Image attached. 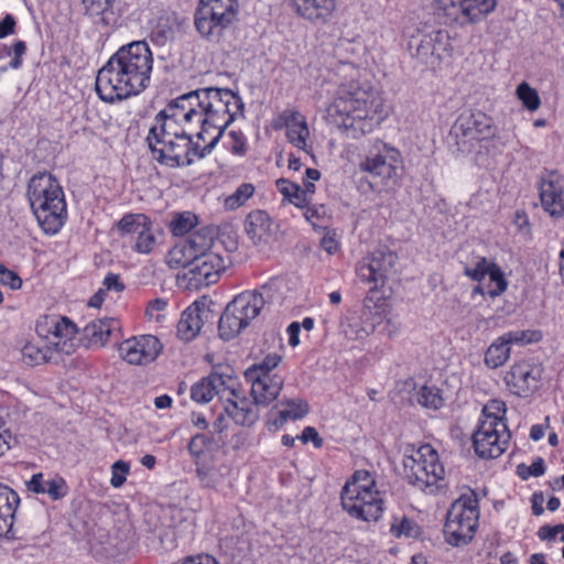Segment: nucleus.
I'll list each match as a JSON object with an SVG mask.
<instances>
[{"mask_svg":"<svg viewBox=\"0 0 564 564\" xmlns=\"http://www.w3.org/2000/svg\"><path fill=\"white\" fill-rule=\"evenodd\" d=\"M162 350L158 337L142 335L123 340L119 346L121 357L131 365H147L155 360Z\"/></svg>","mask_w":564,"mask_h":564,"instance_id":"20","label":"nucleus"},{"mask_svg":"<svg viewBox=\"0 0 564 564\" xmlns=\"http://www.w3.org/2000/svg\"><path fill=\"white\" fill-rule=\"evenodd\" d=\"M63 192L58 181L50 173L34 175L28 184V197L30 203L37 202L51 195Z\"/></svg>","mask_w":564,"mask_h":564,"instance_id":"32","label":"nucleus"},{"mask_svg":"<svg viewBox=\"0 0 564 564\" xmlns=\"http://www.w3.org/2000/svg\"><path fill=\"white\" fill-rule=\"evenodd\" d=\"M294 12L314 24H326L335 15L336 0H291Z\"/></svg>","mask_w":564,"mask_h":564,"instance_id":"26","label":"nucleus"},{"mask_svg":"<svg viewBox=\"0 0 564 564\" xmlns=\"http://www.w3.org/2000/svg\"><path fill=\"white\" fill-rule=\"evenodd\" d=\"M238 0H200L195 12V26L206 37H218L236 19Z\"/></svg>","mask_w":564,"mask_h":564,"instance_id":"9","label":"nucleus"},{"mask_svg":"<svg viewBox=\"0 0 564 564\" xmlns=\"http://www.w3.org/2000/svg\"><path fill=\"white\" fill-rule=\"evenodd\" d=\"M542 369L530 360L514 362L505 375L509 391L518 397H529L539 387Z\"/></svg>","mask_w":564,"mask_h":564,"instance_id":"17","label":"nucleus"},{"mask_svg":"<svg viewBox=\"0 0 564 564\" xmlns=\"http://www.w3.org/2000/svg\"><path fill=\"white\" fill-rule=\"evenodd\" d=\"M413 57L432 69L441 66L442 62L452 56L453 46L446 30H433L427 33L419 32L409 42Z\"/></svg>","mask_w":564,"mask_h":564,"instance_id":"10","label":"nucleus"},{"mask_svg":"<svg viewBox=\"0 0 564 564\" xmlns=\"http://www.w3.org/2000/svg\"><path fill=\"white\" fill-rule=\"evenodd\" d=\"M273 130L285 131L288 141H307L311 129L306 117L294 108H286L279 112L271 121Z\"/></svg>","mask_w":564,"mask_h":564,"instance_id":"25","label":"nucleus"},{"mask_svg":"<svg viewBox=\"0 0 564 564\" xmlns=\"http://www.w3.org/2000/svg\"><path fill=\"white\" fill-rule=\"evenodd\" d=\"M215 377L203 378L199 382L195 383L191 390V397L196 402H209L215 395Z\"/></svg>","mask_w":564,"mask_h":564,"instance_id":"39","label":"nucleus"},{"mask_svg":"<svg viewBox=\"0 0 564 564\" xmlns=\"http://www.w3.org/2000/svg\"><path fill=\"white\" fill-rule=\"evenodd\" d=\"M216 143H207L199 149L198 143H148L152 158L169 166L189 165L194 158L203 159L212 153Z\"/></svg>","mask_w":564,"mask_h":564,"instance_id":"14","label":"nucleus"},{"mask_svg":"<svg viewBox=\"0 0 564 564\" xmlns=\"http://www.w3.org/2000/svg\"><path fill=\"white\" fill-rule=\"evenodd\" d=\"M561 535V541L564 542V524L557 525H542L538 531V536L543 541H553L557 535Z\"/></svg>","mask_w":564,"mask_h":564,"instance_id":"55","label":"nucleus"},{"mask_svg":"<svg viewBox=\"0 0 564 564\" xmlns=\"http://www.w3.org/2000/svg\"><path fill=\"white\" fill-rule=\"evenodd\" d=\"M506 413V404L499 400H491L487 403L482 410V419L495 416L498 420L505 421L503 415Z\"/></svg>","mask_w":564,"mask_h":564,"instance_id":"54","label":"nucleus"},{"mask_svg":"<svg viewBox=\"0 0 564 564\" xmlns=\"http://www.w3.org/2000/svg\"><path fill=\"white\" fill-rule=\"evenodd\" d=\"M11 440V432L6 427L4 422L0 419V456L10 448Z\"/></svg>","mask_w":564,"mask_h":564,"instance_id":"63","label":"nucleus"},{"mask_svg":"<svg viewBox=\"0 0 564 564\" xmlns=\"http://www.w3.org/2000/svg\"><path fill=\"white\" fill-rule=\"evenodd\" d=\"M209 311L204 305L194 303L187 307L177 323V335L184 341L193 340L200 332Z\"/></svg>","mask_w":564,"mask_h":564,"instance_id":"28","label":"nucleus"},{"mask_svg":"<svg viewBox=\"0 0 564 564\" xmlns=\"http://www.w3.org/2000/svg\"><path fill=\"white\" fill-rule=\"evenodd\" d=\"M44 494H47L53 500H58L66 496L67 486L63 478L54 477L46 480Z\"/></svg>","mask_w":564,"mask_h":564,"instance_id":"47","label":"nucleus"},{"mask_svg":"<svg viewBox=\"0 0 564 564\" xmlns=\"http://www.w3.org/2000/svg\"><path fill=\"white\" fill-rule=\"evenodd\" d=\"M497 7V0H434L438 15L460 25L482 21Z\"/></svg>","mask_w":564,"mask_h":564,"instance_id":"11","label":"nucleus"},{"mask_svg":"<svg viewBox=\"0 0 564 564\" xmlns=\"http://www.w3.org/2000/svg\"><path fill=\"white\" fill-rule=\"evenodd\" d=\"M19 503L18 494L0 484V536H9L11 533L14 512Z\"/></svg>","mask_w":564,"mask_h":564,"instance_id":"31","label":"nucleus"},{"mask_svg":"<svg viewBox=\"0 0 564 564\" xmlns=\"http://www.w3.org/2000/svg\"><path fill=\"white\" fill-rule=\"evenodd\" d=\"M478 499L474 491L462 495L449 510L444 525L445 541L453 546L468 544L478 525Z\"/></svg>","mask_w":564,"mask_h":564,"instance_id":"7","label":"nucleus"},{"mask_svg":"<svg viewBox=\"0 0 564 564\" xmlns=\"http://www.w3.org/2000/svg\"><path fill=\"white\" fill-rule=\"evenodd\" d=\"M280 405L283 408L271 411L272 414H275L273 424L276 427H281L289 420H300L310 411L307 402L302 399H289L282 401Z\"/></svg>","mask_w":564,"mask_h":564,"instance_id":"34","label":"nucleus"},{"mask_svg":"<svg viewBox=\"0 0 564 564\" xmlns=\"http://www.w3.org/2000/svg\"><path fill=\"white\" fill-rule=\"evenodd\" d=\"M209 377L218 378L219 380H215V394L219 397L220 400L226 401L227 398L235 397L237 398V378L231 376L230 373L217 372L213 371Z\"/></svg>","mask_w":564,"mask_h":564,"instance_id":"37","label":"nucleus"},{"mask_svg":"<svg viewBox=\"0 0 564 564\" xmlns=\"http://www.w3.org/2000/svg\"><path fill=\"white\" fill-rule=\"evenodd\" d=\"M105 291H115L120 293L124 290V284L121 282L119 274L108 273L104 279Z\"/></svg>","mask_w":564,"mask_h":564,"instance_id":"61","label":"nucleus"},{"mask_svg":"<svg viewBox=\"0 0 564 564\" xmlns=\"http://www.w3.org/2000/svg\"><path fill=\"white\" fill-rule=\"evenodd\" d=\"M491 263L492 262H489L486 258L482 257L477 261L475 267L466 265L464 273L471 280L480 282L487 275Z\"/></svg>","mask_w":564,"mask_h":564,"instance_id":"48","label":"nucleus"},{"mask_svg":"<svg viewBox=\"0 0 564 564\" xmlns=\"http://www.w3.org/2000/svg\"><path fill=\"white\" fill-rule=\"evenodd\" d=\"M540 199L544 210L552 217L564 215V189L560 176L552 172L540 182Z\"/></svg>","mask_w":564,"mask_h":564,"instance_id":"27","label":"nucleus"},{"mask_svg":"<svg viewBox=\"0 0 564 564\" xmlns=\"http://www.w3.org/2000/svg\"><path fill=\"white\" fill-rule=\"evenodd\" d=\"M206 442L207 438L205 435L197 434L192 437L191 442L188 443V451L196 460H202L208 457V455L204 453V446L206 445Z\"/></svg>","mask_w":564,"mask_h":564,"instance_id":"53","label":"nucleus"},{"mask_svg":"<svg viewBox=\"0 0 564 564\" xmlns=\"http://www.w3.org/2000/svg\"><path fill=\"white\" fill-rule=\"evenodd\" d=\"M148 225V218L142 214L126 215L118 223V228L122 234H135Z\"/></svg>","mask_w":564,"mask_h":564,"instance_id":"43","label":"nucleus"},{"mask_svg":"<svg viewBox=\"0 0 564 564\" xmlns=\"http://www.w3.org/2000/svg\"><path fill=\"white\" fill-rule=\"evenodd\" d=\"M516 95L529 111H536L541 106V99L536 89L532 88L527 82L518 85Z\"/></svg>","mask_w":564,"mask_h":564,"instance_id":"41","label":"nucleus"},{"mask_svg":"<svg viewBox=\"0 0 564 564\" xmlns=\"http://www.w3.org/2000/svg\"><path fill=\"white\" fill-rule=\"evenodd\" d=\"M343 509L362 521H378L383 512V499L373 476L367 470H356L340 492Z\"/></svg>","mask_w":564,"mask_h":564,"instance_id":"4","label":"nucleus"},{"mask_svg":"<svg viewBox=\"0 0 564 564\" xmlns=\"http://www.w3.org/2000/svg\"><path fill=\"white\" fill-rule=\"evenodd\" d=\"M382 316L370 305L349 313L340 323L341 333L349 340H360L372 334Z\"/></svg>","mask_w":564,"mask_h":564,"instance_id":"21","label":"nucleus"},{"mask_svg":"<svg viewBox=\"0 0 564 564\" xmlns=\"http://www.w3.org/2000/svg\"><path fill=\"white\" fill-rule=\"evenodd\" d=\"M153 63V53L145 41L120 46L97 73V95L106 102L140 95L150 85Z\"/></svg>","mask_w":564,"mask_h":564,"instance_id":"3","label":"nucleus"},{"mask_svg":"<svg viewBox=\"0 0 564 564\" xmlns=\"http://www.w3.org/2000/svg\"><path fill=\"white\" fill-rule=\"evenodd\" d=\"M196 217L189 213L175 217L171 223V230L175 236H184L195 226Z\"/></svg>","mask_w":564,"mask_h":564,"instance_id":"45","label":"nucleus"},{"mask_svg":"<svg viewBox=\"0 0 564 564\" xmlns=\"http://www.w3.org/2000/svg\"><path fill=\"white\" fill-rule=\"evenodd\" d=\"M196 473L202 486L205 488H216L224 478V474L214 464L212 457L196 460Z\"/></svg>","mask_w":564,"mask_h":564,"instance_id":"36","label":"nucleus"},{"mask_svg":"<svg viewBox=\"0 0 564 564\" xmlns=\"http://www.w3.org/2000/svg\"><path fill=\"white\" fill-rule=\"evenodd\" d=\"M129 468V464L123 460H118L111 466L110 484L112 487L119 488L126 482Z\"/></svg>","mask_w":564,"mask_h":564,"instance_id":"50","label":"nucleus"},{"mask_svg":"<svg viewBox=\"0 0 564 564\" xmlns=\"http://www.w3.org/2000/svg\"><path fill=\"white\" fill-rule=\"evenodd\" d=\"M535 335L536 333L531 330H512L503 334L488 347L485 364L491 369L502 366L510 357V345L536 341Z\"/></svg>","mask_w":564,"mask_h":564,"instance_id":"22","label":"nucleus"},{"mask_svg":"<svg viewBox=\"0 0 564 564\" xmlns=\"http://www.w3.org/2000/svg\"><path fill=\"white\" fill-rule=\"evenodd\" d=\"M254 186L250 183L241 184L234 194L227 196L224 206L227 210H236L254 194Z\"/></svg>","mask_w":564,"mask_h":564,"instance_id":"40","label":"nucleus"},{"mask_svg":"<svg viewBox=\"0 0 564 564\" xmlns=\"http://www.w3.org/2000/svg\"><path fill=\"white\" fill-rule=\"evenodd\" d=\"M259 370L247 369L245 377L251 383V395L256 404L268 405L280 394L283 387V378L279 375L259 376Z\"/></svg>","mask_w":564,"mask_h":564,"instance_id":"24","label":"nucleus"},{"mask_svg":"<svg viewBox=\"0 0 564 564\" xmlns=\"http://www.w3.org/2000/svg\"><path fill=\"white\" fill-rule=\"evenodd\" d=\"M272 285L267 283L260 291H246L234 297L221 314L218 323L219 336L234 339L261 313L270 297Z\"/></svg>","mask_w":564,"mask_h":564,"instance_id":"5","label":"nucleus"},{"mask_svg":"<svg viewBox=\"0 0 564 564\" xmlns=\"http://www.w3.org/2000/svg\"><path fill=\"white\" fill-rule=\"evenodd\" d=\"M487 275L489 276L490 282L496 284L495 289L488 290V294L491 297L498 296L506 291L508 283L505 279L503 272L496 263H491Z\"/></svg>","mask_w":564,"mask_h":564,"instance_id":"44","label":"nucleus"},{"mask_svg":"<svg viewBox=\"0 0 564 564\" xmlns=\"http://www.w3.org/2000/svg\"><path fill=\"white\" fill-rule=\"evenodd\" d=\"M166 301L163 299H155L151 301L147 307V315L150 318H154L156 322H161L164 318L163 312L166 308Z\"/></svg>","mask_w":564,"mask_h":564,"instance_id":"58","label":"nucleus"},{"mask_svg":"<svg viewBox=\"0 0 564 564\" xmlns=\"http://www.w3.org/2000/svg\"><path fill=\"white\" fill-rule=\"evenodd\" d=\"M236 399L231 397L224 401L225 413L239 425H253L259 417L258 412L248 400L241 399L238 401Z\"/></svg>","mask_w":564,"mask_h":564,"instance_id":"33","label":"nucleus"},{"mask_svg":"<svg viewBox=\"0 0 564 564\" xmlns=\"http://www.w3.org/2000/svg\"><path fill=\"white\" fill-rule=\"evenodd\" d=\"M337 76L339 83L325 109V120L352 131L354 137L371 132L390 112L383 94L362 79V70L351 63H341Z\"/></svg>","mask_w":564,"mask_h":564,"instance_id":"2","label":"nucleus"},{"mask_svg":"<svg viewBox=\"0 0 564 564\" xmlns=\"http://www.w3.org/2000/svg\"><path fill=\"white\" fill-rule=\"evenodd\" d=\"M0 283L3 285H9L12 290H17L21 288L22 280L18 274H15L13 271H10L0 263Z\"/></svg>","mask_w":564,"mask_h":564,"instance_id":"56","label":"nucleus"},{"mask_svg":"<svg viewBox=\"0 0 564 564\" xmlns=\"http://www.w3.org/2000/svg\"><path fill=\"white\" fill-rule=\"evenodd\" d=\"M391 532L395 536H416L419 534V527L412 520L404 517L399 523H392Z\"/></svg>","mask_w":564,"mask_h":564,"instance_id":"49","label":"nucleus"},{"mask_svg":"<svg viewBox=\"0 0 564 564\" xmlns=\"http://www.w3.org/2000/svg\"><path fill=\"white\" fill-rule=\"evenodd\" d=\"M299 438L302 441L303 444H307L308 442H312L315 448H321L323 446V438L319 436L317 430L313 426H306L301 436Z\"/></svg>","mask_w":564,"mask_h":564,"instance_id":"59","label":"nucleus"},{"mask_svg":"<svg viewBox=\"0 0 564 564\" xmlns=\"http://www.w3.org/2000/svg\"><path fill=\"white\" fill-rule=\"evenodd\" d=\"M282 360V357L278 354H272V355H268L264 357V359L259 362V364H256L251 367H249L248 369H257L259 370V376L261 377L262 375H272L271 371L278 367V365L281 362Z\"/></svg>","mask_w":564,"mask_h":564,"instance_id":"52","label":"nucleus"},{"mask_svg":"<svg viewBox=\"0 0 564 564\" xmlns=\"http://www.w3.org/2000/svg\"><path fill=\"white\" fill-rule=\"evenodd\" d=\"M401 163V154L393 148L384 144L382 150L370 153L359 163L362 172L370 173L387 181L397 176Z\"/></svg>","mask_w":564,"mask_h":564,"instance_id":"23","label":"nucleus"},{"mask_svg":"<svg viewBox=\"0 0 564 564\" xmlns=\"http://www.w3.org/2000/svg\"><path fill=\"white\" fill-rule=\"evenodd\" d=\"M135 248L139 252L148 253L154 245V237L150 231L149 226H144L137 235Z\"/></svg>","mask_w":564,"mask_h":564,"instance_id":"51","label":"nucleus"},{"mask_svg":"<svg viewBox=\"0 0 564 564\" xmlns=\"http://www.w3.org/2000/svg\"><path fill=\"white\" fill-rule=\"evenodd\" d=\"M25 52L26 44L22 40H17L12 46L0 44V61L13 54V58L10 61L9 66L12 69H19L23 64V55Z\"/></svg>","mask_w":564,"mask_h":564,"instance_id":"38","label":"nucleus"},{"mask_svg":"<svg viewBox=\"0 0 564 564\" xmlns=\"http://www.w3.org/2000/svg\"><path fill=\"white\" fill-rule=\"evenodd\" d=\"M416 400L426 409L437 410L443 405L441 391L436 387L423 386L417 392Z\"/></svg>","mask_w":564,"mask_h":564,"instance_id":"42","label":"nucleus"},{"mask_svg":"<svg viewBox=\"0 0 564 564\" xmlns=\"http://www.w3.org/2000/svg\"><path fill=\"white\" fill-rule=\"evenodd\" d=\"M39 225L46 234H56L66 219L64 192L30 203Z\"/></svg>","mask_w":564,"mask_h":564,"instance_id":"18","label":"nucleus"},{"mask_svg":"<svg viewBox=\"0 0 564 564\" xmlns=\"http://www.w3.org/2000/svg\"><path fill=\"white\" fill-rule=\"evenodd\" d=\"M245 230L256 246L269 243L274 234L272 219L267 212L259 209L247 216Z\"/></svg>","mask_w":564,"mask_h":564,"instance_id":"29","label":"nucleus"},{"mask_svg":"<svg viewBox=\"0 0 564 564\" xmlns=\"http://www.w3.org/2000/svg\"><path fill=\"white\" fill-rule=\"evenodd\" d=\"M118 326V322L113 318L96 319L87 324L83 329V340L85 346L102 347L109 339V336Z\"/></svg>","mask_w":564,"mask_h":564,"instance_id":"30","label":"nucleus"},{"mask_svg":"<svg viewBox=\"0 0 564 564\" xmlns=\"http://www.w3.org/2000/svg\"><path fill=\"white\" fill-rule=\"evenodd\" d=\"M275 185L278 191L286 200H290V198L294 196V194H296V192L301 188L297 184L285 178H279L275 182Z\"/></svg>","mask_w":564,"mask_h":564,"instance_id":"60","label":"nucleus"},{"mask_svg":"<svg viewBox=\"0 0 564 564\" xmlns=\"http://www.w3.org/2000/svg\"><path fill=\"white\" fill-rule=\"evenodd\" d=\"M40 336L50 340L57 354L72 355L75 352L77 340V326L66 316L45 315L36 323Z\"/></svg>","mask_w":564,"mask_h":564,"instance_id":"13","label":"nucleus"},{"mask_svg":"<svg viewBox=\"0 0 564 564\" xmlns=\"http://www.w3.org/2000/svg\"><path fill=\"white\" fill-rule=\"evenodd\" d=\"M451 133L467 141H487L495 134L492 118L481 111L462 112L452 126Z\"/></svg>","mask_w":564,"mask_h":564,"instance_id":"16","label":"nucleus"},{"mask_svg":"<svg viewBox=\"0 0 564 564\" xmlns=\"http://www.w3.org/2000/svg\"><path fill=\"white\" fill-rule=\"evenodd\" d=\"M398 257L392 251L377 250L357 267V275L362 282L373 283L375 288L395 272Z\"/></svg>","mask_w":564,"mask_h":564,"instance_id":"19","label":"nucleus"},{"mask_svg":"<svg viewBox=\"0 0 564 564\" xmlns=\"http://www.w3.org/2000/svg\"><path fill=\"white\" fill-rule=\"evenodd\" d=\"M56 354L51 346L42 348L33 343L25 344L21 350L22 360L31 367L45 362H57Z\"/></svg>","mask_w":564,"mask_h":564,"instance_id":"35","label":"nucleus"},{"mask_svg":"<svg viewBox=\"0 0 564 564\" xmlns=\"http://www.w3.org/2000/svg\"><path fill=\"white\" fill-rule=\"evenodd\" d=\"M403 466L409 484L425 494L435 495L446 487L444 467L430 444L420 446L412 455L406 456Z\"/></svg>","mask_w":564,"mask_h":564,"instance_id":"6","label":"nucleus"},{"mask_svg":"<svg viewBox=\"0 0 564 564\" xmlns=\"http://www.w3.org/2000/svg\"><path fill=\"white\" fill-rule=\"evenodd\" d=\"M28 489L35 494H44V488L46 486V480L44 479L43 474L39 473L32 476L31 480L26 484Z\"/></svg>","mask_w":564,"mask_h":564,"instance_id":"64","label":"nucleus"},{"mask_svg":"<svg viewBox=\"0 0 564 564\" xmlns=\"http://www.w3.org/2000/svg\"><path fill=\"white\" fill-rule=\"evenodd\" d=\"M510 437L505 421L495 416L481 419L473 435L475 452L481 458H497L506 451Z\"/></svg>","mask_w":564,"mask_h":564,"instance_id":"12","label":"nucleus"},{"mask_svg":"<svg viewBox=\"0 0 564 564\" xmlns=\"http://www.w3.org/2000/svg\"><path fill=\"white\" fill-rule=\"evenodd\" d=\"M226 254L223 251H215V253H208L202 258L191 262L187 267H191L188 274L189 280L196 286H208L216 283L220 273L225 271L227 262L229 261V252L237 249V242L230 240L229 245L225 248Z\"/></svg>","mask_w":564,"mask_h":564,"instance_id":"15","label":"nucleus"},{"mask_svg":"<svg viewBox=\"0 0 564 564\" xmlns=\"http://www.w3.org/2000/svg\"><path fill=\"white\" fill-rule=\"evenodd\" d=\"M225 248V241L216 238L214 228L203 227L176 243L167 253L166 262L172 269L186 268L196 259Z\"/></svg>","mask_w":564,"mask_h":564,"instance_id":"8","label":"nucleus"},{"mask_svg":"<svg viewBox=\"0 0 564 564\" xmlns=\"http://www.w3.org/2000/svg\"><path fill=\"white\" fill-rule=\"evenodd\" d=\"M15 19L12 14H7L0 21V39H4L15 32Z\"/></svg>","mask_w":564,"mask_h":564,"instance_id":"62","label":"nucleus"},{"mask_svg":"<svg viewBox=\"0 0 564 564\" xmlns=\"http://www.w3.org/2000/svg\"><path fill=\"white\" fill-rule=\"evenodd\" d=\"M85 11L90 17H98L111 10L116 0H82Z\"/></svg>","mask_w":564,"mask_h":564,"instance_id":"46","label":"nucleus"},{"mask_svg":"<svg viewBox=\"0 0 564 564\" xmlns=\"http://www.w3.org/2000/svg\"><path fill=\"white\" fill-rule=\"evenodd\" d=\"M243 105L230 89L203 88L177 97L149 127L145 141H219Z\"/></svg>","mask_w":564,"mask_h":564,"instance_id":"1","label":"nucleus"},{"mask_svg":"<svg viewBox=\"0 0 564 564\" xmlns=\"http://www.w3.org/2000/svg\"><path fill=\"white\" fill-rule=\"evenodd\" d=\"M522 469H524L523 465L518 466V474L521 478L527 479L529 476L539 477L542 476L545 471L544 460L543 458H536L524 473Z\"/></svg>","mask_w":564,"mask_h":564,"instance_id":"57","label":"nucleus"}]
</instances>
